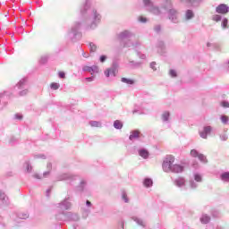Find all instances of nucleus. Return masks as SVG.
Instances as JSON below:
<instances>
[{"label":"nucleus","mask_w":229,"mask_h":229,"mask_svg":"<svg viewBox=\"0 0 229 229\" xmlns=\"http://www.w3.org/2000/svg\"><path fill=\"white\" fill-rule=\"evenodd\" d=\"M80 20L74 21L66 32V38L72 44L80 42L83 37L81 28L86 30H96L101 24V14L91 7L90 0H86L81 6Z\"/></svg>","instance_id":"obj_1"},{"label":"nucleus","mask_w":229,"mask_h":229,"mask_svg":"<svg viewBox=\"0 0 229 229\" xmlns=\"http://www.w3.org/2000/svg\"><path fill=\"white\" fill-rule=\"evenodd\" d=\"M143 4L147 12H149L153 15L160 16L167 13L170 22H173V24H178L180 22V19L178 18L180 13H178V10L173 8V2L171 0H165L161 4L160 7L155 5L151 0H143Z\"/></svg>","instance_id":"obj_2"},{"label":"nucleus","mask_w":229,"mask_h":229,"mask_svg":"<svg viewBox=\"0 0 229 229\" xmlns=\"http://www.w3.org/2000/svg\"><path fill=\"white\" fill-rule=\"evenodd\" d=\"M174 164V157L166 156L165 159L163 161V171L165 173H183L185 167L182 165H173Z\"/></svg>","instance_id":"obj_3"},{"label":"nucleus","mask_w":229,"mask_h":229,"mask_svg":"<svg viewBox=\"0 0 229 229\" xmlns=\"http://www.w3.org/2000/svg\"><path fill=\"white\" fill-rule=\"evenodd\" d=\"M76 180H80V176L71 173L62 174L57 176L58 182H67V183H70V185H74V182H76Z\"/></svg>","instance_id":"obj_4"},{"label":"nucleus","mask_w":229,"mask_h":229,"mask_svg":"<svg viewBox=\"0 0 229 229\" xmlns=\"http://www.w3.org/2000/svg\"><path fill=\"white\" fill-rule=\"evenodd\" d=\"M117 72H119V63L117 61H113L111 67L107 68L104 74L106 78H110V76H117Z\"/></svg>","instance_id":"obj_5"},{"label":"nucleus","mask_w":229,"mask_h":229,"mask_svg":"<svg viewBox=\"0 0 229 229\" xmlns=\"http://www.w3.org/2000/svg\"><path fill=\"white\" fill-rule=\"evenodd\" d=\"M26 85H28V77H23L20 81L16 84V89L21 90L19 92V96H26L28 95V89H26Z\"/></svg>","instance_id":"obj_6"},{"label":"nucleus","mask_w":229,"mask_h":229,"mask_svg":"<svg viewBox=\"0 0 229 229\" xmlns=\"http://www.w3.org/2000/svg\"><path fill=\"white\" fill-rule=\"evenodd\" d=\"M74 191L79 194H83L85 192H88L89 182H87V179H81L79 184L75 186Z\"/></svg>","instance_id":"obj_7"},{"label":"nucleus","mask_w":229,"mask_h":229,"mask_svg":"<svg viewBox=\"0 0 229 229\" xmlns=\"http://www.w3.org/2000/svg\"><path fill=\"white\" fill-rule=\"evenodd\" d=\"M72 198L67 195L63 201L57 204V208H61V210H71L72 207V203H71Z\"/></svg>","instance_id":"obj_8"},{"label":"nucleus","mask_w":229,"mask_h":229,"mask_svg":"<svg viewBox=\"0 0 229 229\" xmlns=\"http://www.w3.org/2000/svg\"><path fill=\"white\" fill-rule=\"evenodd\" d=\"M133 151L134 153H138V155L141 157V158H144V160H147V158H149V150H148L144 147L134 146Z\"/></svg>","instance_id":"obj_9"},{"label":"nucleus","mask_w":229,"mask_h":229,"mask_svg":"<svg viewBox=\"0 0 229 229\" xmlns=\"http://www.w3.org/2000/svg\"><path fill=\"white\" fill-rule=\"evenodd\" d=\"M10 205V199L6 195V192L0 188V208H6Z\"/></svg>","instance_id":"obj_10"},{"label":"nucleus","mask_w":229,"mask_h":229,"mask_svg":"<svg viewBox=\"0 0 229 229\" xmlns=\"http://www.w3.org/2000/svg\"><path fill=\"white\" fill-rule=\"evenodd\" d=\"M8 99H10L9 92L4 91V93H0V110H3L8 105Z\"/></svg>","instance_id":"obj_11"},{"label":"nucleus","mask_w":229,"mask_h":229,"mask_svg":"<svg viewBox=\"0 0 229 229\" xmlns=\"http://www.w3.org/2000/svg\"><path fill=\"white\" fill-rule=\"evenodd\" d=\"M216 13L220 15H226L229 13V6L226 4H220L216 7Z\"/></svg>","instance_id":"obj_12"},{"label":"nucleus","mask_w":229,"mask_h":229,"mask_svg":"<svg viewBox=\"0 0 229 229\" xmlns=\"http://www.w3.org/2000/svg\"><path fill=\"white\" fill-rule=\"evenodd\" d=\"M191 156L193 157V158H199V160H200V162L203 164H207L208 162L207 157H205L203 154H199V152L194 148L191 150Z\"/></svg>","instance_id":"obj_13"},{"label":"nucleus","mask_w":229,"mask_h":229,"mask_svg":"<svg viewBox=\"0 0 229 229\" xmlns=\"http://www.w3.org/2000/svg\"><path fill=\"white\" fill-rule=\"evenodd\" d=\"M210 133H212V126L207 125L203 127V131H199V136L201 139H208Z\"/></svg>","instance_id":"obj_14"},{"label":"nucleus","mask_w":229,"mask_h":229,"mask_svg":"<svg viewBox=\"0 0 229 229\" xmlns=\"http://www.w3.org/2000/svg\"><path fill=\"white\" fill-rule=\"evenodd\" d=\"M117 37H118L119 40H126L128 38H131V37H133V34L130 30H123V31L120 32L117 35Z\"/></svg>","instance_id":"obj_15"},{"label":"nucleus","mask_w":229,"mask_h":229,"mask_svg":"<svg viewBox=\"0 0 229 229\" xmlns=\"http://www.w3.org/2000/svg\"><path fill=\"white\" fill-rule=\"evenodd\" d=\"M142 137V133L139 130H133L131 131L129 140H139Z\"/></svg>","instance_id":"obj_16"},{"label":"nucleus","mask_w":229,"mask_h":229,"mask_svg":"<svg viewBox=\"0 0 229 229\" xmlns=\"http://www.w3.org/2000/svg\"><path fill=\"white\" fill-rule=\"evenodd\" d=\"M67 214H68L67 211L59 212L58 214L55 215V219L57 221L68 222V215Z\"/></svg>","instance_id":"obj_17"},{"label":"nucleus","mask_w":229,"mask_h":229,"mask_svg":"<svg viewBox=\"0 0 229 229\" xmlns=\"http://www.w3.org/2000/svg\"><path fill=\"white\" fill-rule=\"evenodd\" d=\"M157 53L158 55H161V56H164V55H165V44L164 43V41L157 42Z\"/></svg>","instance_id":"obj_18"},{"label":"nucleus","mask_w":229,"mask_h":229,"mask_svg":"<svg viewBox=\"0 0 229 229\" xmlns=\"http://www.w3.org/2000/svg\"><path fill=\"white\" fill-rule=\"evenodd\" d=\"M140 46V42L137 41L136 43L131 42V40L126 41L125 43H123V47H132L133 49H139Z\"/></svg>","instance_id":"obj_19"},{"label":"nucleus","mask_w":229,"mask_h":229,"mask_svg":"<svg viewBox=\"0 0 229 229\" xmlns=\"http://www.w3.org/2000/svg\"><path fill=\"white\" fill-rule=\"evenodd\" d=\"M174 183L176 187L182 189V187H185V178L178 177L177 179H174Z\"/></svg>","instance_id":"obj_20"},{"label":"nucleus","mask_w":229,"mask_h":229,"mask_svg":"<svg viewBox=\"0 0 229 229\" xmlns=\"http://www.w3.org/2000/svg\"><path fill=\"white\" fill-rule=\"evenodd\" d=\"M67 216H68V222L69 221H73V222L80 221V215H78V213L68 212Z\"/></svg>","instance_id":"obj_21"},{"label":"nucleus","mask_w":229,"mask_h":229,"mask_svg":"<svg viewBox=\"0 0 229 229\" xmlns=\"http://www.w3.org/2000/svg\"><path fill=\"white\" fill-rule=\"evenodd\" d=\"M128 65L130 69H140V67L142 65V62H137L130 59Z\"/></svg>","instance_id":"obj_22"},{"label":"nucleus","mask_w":229,"mask_h":229,"mask_svg":"<svg viewBox=\"0 0 229 229\" xmlns=\"http://www.w3.org/2000/svg\"><path fill=\"white\" fill-rule=\"evenodd\" d=\"M50 56H51V55H49V54L41 55V57L38 60L39 64L46 65V64H47V62H49Z\"/></svg>","instance_id":"obj_23"},{"label":"nucleus","mask_w":229,"mask_h":229,"mask_svg":"<svg viewBox=\"0 0 229 229\" xmlns=\"http://www.w3.org/2000/svg\"><path fill=\"white\" fill-rule=\"evenodd\" d=\"M193 17H194V11L191 9L186 10L184 14V21H192Z\"/></svg>","instance_id":"obj_24"},{"label":"nucleus","mask_w":229,"mask_h":229,"mask_svg":"<svg viewBox=\"0 0 229 229\" xmlns=\"http://www.w3.org/2000/svg\"><path fill=\"white\" fill-rule=\"evenodd\" d=\"M169 119H171V113L169 111H165L161 115V120L163 123H169Z\"/></svg>","instance_id":"obj_25"},{"label":"nucleus","mask_w":229,"mask_h":229,"mask_svg":"<svg viewBox=\"0 0 229 229\" xmlns=\"http://www.w3.org/2000/svg\"><path fill=\"white\" fill-rule=\"evenodd\" d=\"M143 185L144 187H146L147 189H149V187H153V179L149 178V177H146L143 180Z\"/></svg>","instance_id":"obj_26"},{"label":"nucleus","mask_w":229,"mask_h":229,"mask_svg":"<svg viewBox=\"0 0 229 229\" xmlns=\"http://www.w3.org/2000/svg\"><path fill=\"white\" fill-rule=\"evenodd\" d=\"M193 180L199 183H201V182H203V175L198 172H195L193 173Z\"/></svg>","instance_id":"obj_27"},{"label":"nucleus","mask_w":229,"mask_h":229,"mask_svg":"<svg viewBox=\"0 0 229 229\" xmlns=\"http://www.w3.org/2000/svg\"><path fill=\"white\" fill-rule=\"evenodd\" d=\"M132 221L137 223L139 225V226H141L142 228H146V224L144 223V220H142V218H139L137 216H133L132 217Z\"/></svg>","instance_id":"obj_28"},{"label":"nucleus","mask_w":229,"mask_h":229,"mask_svg":"<svg viewBox=\"0 0 229 229\" xmlns=\"http://www.w3.org/2000/svg\"><path fill=\"white\" fill-rule=\"evenodd\" d=\"M121 81L122 83H125L126 85H133L135 83V80L126 77H122Z\"/></svg>","instance_id":"obj_29"},{"label":"nucleus","mask_w":229,"mask_h":229,"mask_svg":"<svg viewBox=\"0 0 229 229\" xmlns=\"http://www.w3.org/2000/svg\"><path fill=\"white\" fill-rule=\"evenodd\" d=\"M200 223H202V225H208V223H210V216L207 214L202 215L200 217Z\"/></svg>","instance_id":"obj_30"},{"label":"nucleus","mask_w":229,"mask_h":229,"mask_svg":"<svg viewBox=\"0 0 229 229\" xmlns=\"http://www.w3.org/2000/svg\"><path fill=\"white\" fill-rule=\"evenodd\" d=\"M190 188L192 189L193 191H196V189H198L199 187V183L198 182H196L194 179H190Z\"/></svg>","instance_id":"obj_31"},{"label":"nucleus","mask_w":229,"mask_h":229,"mask_svg":"<svg viewBox=\"0 0 229 229\" xmlns=\"http://www.w3.org/2000/svg\"><path fill=\"white\" fill-rule=\"evenodd\" d=\"M113 126L115 130H123V124L121 120H115L113 123Z\"/></svg>","instance_id":"obj_32"},{"label":"nucleus","mask_w":229,"mask_h":229,"mask_svg":"<svg viewBox=\"0 0 229 229\" xmlns=\"http://www.w3.org/2000/svg\"><path fill=\"white\" fill-rule=\"evenodd\" d=\"M221 28L222 30H228V18L224 17L221 21Z\"/></svg>","instance_id":"obj_33"},{"label":"nucleus","mask_w":229,"mask_h":229,"mask_svg":"<svg viewBox=\"0 0 229 229\" xmlns=\"http://www.w3.org/2000/svg\"><path fill=\"white\" fill-rule=\"evenodd\" d=\"M96 69H98L96 66H84L82 71L84 72H96Z\"/></svg>","instance_id":"obj_34"},{"label":"nucleus","mask_w":229,"mask_h":229,"mask_svg":"<svg viewBox=\"0 0 229 229\" xmlns=\"http://www.w3.org/2000/svg\"><path fill=\"white\" fill-rule=\"evenodd\" d=\"M90 212H92V210H90V208H82V218L83 219H87L89 217V215L90 214Z\"/></svg>","instance_id":"obj_35"},{"label":"nucleus","mask_w":229,"mask_h":229,"mask_svg":"<svg viewBox=\"0 0 229 229\" xmlns=\"http://www.w3.org/2000/svg\"><path fill=\"white\" fill-rule=\"evenodd\" d=\"M222 182H229V172H224L220 174Z\"/></svg>","instance_id":"obj_36"},{"label":"nucleus","mask_w":229,"mask_h":229,"mask_svg":"<svg viewBox=\"0 0 229 229\" xmlns=\"http://www.w3.org/2000/svg\"><path fill=\"white\" fill-rule=\"evenodd\" d=\"M24 166L27 173H31V171H33V166L30 161H25Z\"/></svg>","instance_id":"obj_37"},{"label":"nucleus","mask_w":229,"mask_h":229,"mask_svg":"<svg viewBox=\"0 0 229 229\" xmlns=\"http://www.w3.org/2000/svg\"><path fill=\"white\" fill-rule=\"evenodd\" d=\"M225 17L221 14H214L212 16V21H215V22H221Z\"/></svg>","instance_id":"obj_38"},{"label":"nucleus","mask_w":229,"mask_h":229,"mask_svg":"<svg viewBox=\"0 0 229 229\" xmlns=\"http://www.w3.org/2000/svg\"><path fill=\"white\" fill-rule=\"evenodd\" d=\"M89 126H91L92 128H101V122L89 121Z\"/></svg>","instance_id":"obj_39"},{"label":"nucleus","mask_w":229,"mask_h":229,"mask_svg":"<svg viewBox=\"0 0 229 229\" xmlns=\"http://www.w3.org/2000/svg\"><path fill=\"white\" fill-rule=\"evenodd\" d=\"M89 51L90 53H96L98 51V46L93 42H89Z\"/></svg>","instance_id":"obj_40"},{"label":"nucleus","mask_w":229,"mask_h":229,"mask_svg":"<svg viewBox=\"0 0 229 229\" xmlns=\"http://www.w3.org/2000/svg\"><path fill=\"white\" fill-rule=\"evenodd\" d=\"M220 121L224 124H228L229 117L226 114H222V115H220Z\"/></svg>","instance_id":"obj_41"},{"label":"nucleus","mask_w":229,"mask_h":229,"mask_svg":"<svg viewBox=\"0 0 229 229\" xmlns=\"http://www.w3.org/2000/svg\"><path fill=\"white\" fill-rule=\"evenodd\" d=\"M50 89L52 90H58V89H60V83H58V82H52L50 84Z\"/></svg>","instance_id":"obj_42"},{"label":"nucleus","mask_w":229,"mask_h":229,"mask_svg":"<svg viewBox=\"0 0 229 229\" xmlns=\"http://www.w3.org/2000/svg\"><path fill=\"white\" fill-rule=\"evenodd\" d=\"M106 60H108L107 55H101L98 58V62H100V64H105V62H106Z\"/></svg>","instance_id":"obj_43"},{"label":"nucleus","mask_w":229,"mask_h":229,"mask_svg":"<svg viewBox=\"0 0 229 229\" xmlns=\"http://www.w3.org/2000/svg\"><path fill=\"white\" fill-rule=\"evenodd\" d=\"M18 219H28L30 217V215L27 213H19L17 215Z\"/></svg>","instance_id":"obj_44"},{"label":"nucleus","mask_w":229,"mask_h":229,"mask_svg":"<svg viewBox=\"0 0 229 229\" xmlns=\"http://www.w3.org/2000/svg\"><path fill=\"white\" fill-rule=\"evenodd\" d=\"M122 199L124 201V203L130 202V199H128V195L126 194V191H123Z\"/></svg>","instance_id":"obj_45"},{"label":"nucleus","mask_w":229,"mask_h":229,"mask_svg":"<svg viewBox=\"0 0 229 229\" xmlns=\"http://www.w3.org/2000/svg\"><path fill=\"white\" fill-rule=\"evenodd\" d=\"M169 75L171 76V78H176L178 76V73L176 72V70L171 69L169 71Z\"/></svg>","instance_id":"obj_46"},{"label":"nucleus","mask_w":229,"mask_h":229,"mask_svg":"<svg viewBox=\"0 0 229 229\" xmlns=\"http://www.w3.org/2000/svg\"><path fill=\"white\" fill-rule=\"evenodd\" d=\"M137 56H139V58H140V60H146V55L142 53H140V51H138L137 49L135 50Z\"/></svg>","instance_id":"obj_47"},{"label":"nucleus","mask_w":229,"mask_h":229,"mask_svg":"<svg viewBox=\"0 0 229 229\" xmlns=\"http://www.w3.org/2000/svg\"><path fill=\"white\" fill-rule=\"evenodd\" d=\"M139 22H141L142 24H146L148 22V18L144 16H139L138 18Z\"/></svg>","instance_id":"obj_48"},{"label":"nucleus","mask_w":229,"mask_h":229,"mask_svg":"<svg viewBox=\"0 0 229 229\" xmlns=\"http://www.w3.org/2000/svg\"><path fill=\"white\" fill-rule=\"evenodd\" d=\"M186 3H191V4H198L201 3L203 0H185Z\"/></svg>","instance_id":"obj_49"},{"label":"nucleus","mask_w":229,"mask_h":229,"mask_svg":"<svg viewBox=\"0 0 229 229\" xmlns=\"http://www.w3.org/2000/svg\"><path fill=\"white\" fill-rule=\"evenodd\" d=\"M221 106H223V108H229V102L226 100H223L221 102Z\"/></svg>","instance_id":"obj_50"},{"label":"nucleus","mask_w":229,"mask_h":229,"mask_svg":"<svg viewBox=\"0 0 229 229\" xmlns=\"http://www.w3.org/2000/svg\"><path fill=\"white\" fill-rule=\"evenodd\" d=\"M211 216H213V217H219V211H217V210H216V209H213L212 211H211Z\"/></svg>","instance_id":"obj_51"},{"label":"nucleus","mask_w":229,"mask_h":229,"mask_svg":"<svg viewBox=\"0 0 229 229\" xmlns=\"http://www.w3.org/2000/svg\"><path fill=\"white\" fill-rule=\"evenodd\" d=\"M34 158H41L42 160H46V155L44 154H37L34 156Z\"/></svg>","instance_id":"obj_52"},{"label":"nucleus","mask_w":229,"mask_h":229,"mask_svg":"<svg viewBox=\"0 0 229 229\" xmlns=\"http://www.w3.org/2000/svg\"><path fill=\"white\" fill-rule=\"evenodd\" d=\"M220 140L223 141L228 140V134H226V133L220 134Z\"/></svg>","instance_id":"obj_53"},{"label":"nucleus","mask_w":229,"mask_h":229,"mask_svg":"<svg viewBox=\"0 0 229 229\" xmlns=\"http://www.w3.org/2000/svg\"><path fill=\"white\" fill-rule=\"evenodd\" d=\"M15 142H17V139L14 136H12L10 138L9 143L13 146V144H15Z\"/></svg>","instance_id":"obj_54"},{"label":"nucleus","mask_w":229,"mask_h":229,"mask_svg":"<svg viewBox=\"0 0 229 229\" xmlns=\"http://www.w3.org/2000/svg\"><path fill=\"white\" fill-rule=\"evenodd\" d=\"M161 30H162V27H161L160 25H156V26L154 27V31H155L156 33H160Z\"/></svg>","instance_id":"obj_55"},{"label":"nucleus","mask_w":229,"mask_h":229,"mask_svg":"<svg viewBox=\"0 0 229 229\" xmlns=\"http://www.w3.org/2000/svg\"><path fill=\"white\" fill-rule=\"evenodd\" d=\"M150 69H152V71H157V62H151L150 63Z\"/></svg>","instance_id":"obj_56"},{"label":"nucleus","mask_w":229,"mask_h":229,"mask_svg":"<svg viewBox=\"0 0 229 229\" xmlns=\"http://www.w3.org/2000/svg\"><path fill=\"white\" fill-rule=\"evenodd\" d=\"M58 78H60L61 80H65V72H59Z\"/></svg>","instance_id":"obj_57"},{"label":"nucleus","mask_w":229,"mask_h":229,"mask_svg":"<svg viewBox=\"0 0 229 229\" xmlns=\"http://www.w3.org/2000/svg\"><path fill=\"white\" fill-rule=\"evenodd\" d=\"M14 119L18 120V121H21L22 119V114H14Z\"/></svg>","instance_id":"obj_58"},{"label":"nucleus","mask_w":229,"mask_h":229,"mask_svg":"<svg viewBox=\"0 0 229 229\" xmlns=\"http://www.w3.org/2000/svg\"><path fill=\"white\" fill-rule=\"evenodd\" d=\"M86 207H87V208H92V202H90V200L87 199L86 200Z\"/></svg>","instance_id":"obj_59"},{"label":"nucleus","mask_w":229,"mask_h":229,"mask_svg":"<svg viewBox=\"0 0 229 229\" xmlns=\"http://www.w3.org/2000/svg\"><path fill=\"white\" fill-rule=\"evenodd\" d=\"M33 178H36V180H42V175L38 174H34Z\"/></svg>","instance_id":"obj_60"},{"label":"nucleus","mask_w":229,"mask_h":229,"mask_svg":"<svg viewBox=\"0 0 229 229\" xmlns=\"http://www.w3.org/2000/svg\"><path fill=\"white\" fill-rule=\"evenodd\" d=\"M84 80H85V81H88V82L94 81V76H91V77H86Z\"/></svg>","instance_id":"obj_61"},{"label":"nucleus","mask_w":229,"mask_h":229,"mask_svg":"<svg viewBox=\"0 0 229 229\" xmlns=\"http://www.w3.org/2000/svg\"><path fill=\"white\" fill-rule=\"evenodd\" d=\"M49 174H51V171L47 170V172H44L43 178H47Z\"/></svg>","instance_id":"obj_62"},{"label":"nucleus","mask_w":229,"mask_h":229,"mask_svg":"<svg viewBox=\"0 0 229 229\" xmlns=\"http://www.w3.org/2000/svg\"><path fill=\"white\" fill-rule=\"evenodd\" d=\"M82 56H83V58H89V53L82 52Z\"/></svg>","instance_id":"obj_63"},{"label":"nucleus","mask_w":229,"mask_h":229,"mask_svg":"<svg viewBox=\"0 0 229 229\" xmlns=\"http://www.w3.org/2000/svg\"><path fill=\"white\" fill-rule=\"evenodd\" d=\"M120 226H121L120 229H124V222H123V220H121Z\"/></svg>","instance_id":"obj_64"}]
</instances>
